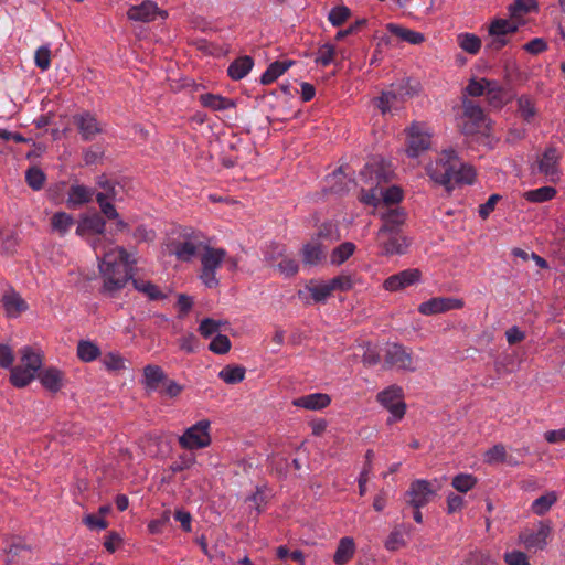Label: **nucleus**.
<instances>
[{
	"label": "nucleus",
	"instance_id": "1",
	"mask_svg": "<svg viewBox=\"0 0 565 565\" xmlns=\"http://www.w3.org/2000/svg\"><path fill=\"white\" fill-rule=\"evenodd\" d=\"M105 221L98 214L85 216L77 233H95L98 236L92 241V247L98 259L99 274L103 279V292L114 296L121 290L131 278L129 256L121 247L115 246L105 235Z\"/></svg>",
	"mask_w": 565,
	"mask_h": 565
},
{
	"label": "nucleus",
	"instance_id": "2",
	"mask_svg": "<svg viewBox=\"0 0 565 565\" xmlns=\"http://www.w3.org/2000/svg\"><path fill=\"white\" fill-rule=\"evenodd\" d=\"M427 173L448 191L457 184H471L476 175L473 169L461 162L452 149L443 151L435 162L428 164Z\"/></svg>",
	"mask_w": 565,
	"mask_h": 565
},
{
	"label": "nucleus",
	"instance_id": "3",
	"mask_svg": "<svg viewBox=\"0 0 565 565\" xmlns=\"http://www.w3.org/2000/svg\"><path fill=\"white\" fill-rule=\"evenodd\" d=\"M360 175L363 182L371 186L369 191H362L361 201L363 203L379 207L381 204H396L403 199L401 188L396 185L388 188L380 186L382 182L387 181L388 172L383 169L379 161L374 160L366 163Z\"/></svg>",
	"mask_w": 565,
	"mask_h": 565
},
{
	"label": "nucleus",
	"instance_id": "4",
	"mask_svg": "<svg viewBox=\"0 0 565 565\" xmlns=\"http://www.w3.org/2000/svg\"><path fill=\"white\" fill-rule=\"evenodd\" d=\"M201 274L200 279L207 288H214L218 285L216 270L224 264L228 270H236L238 262L235 257L227 255L223 248L211 247L205 244L201 255Z\"/></svg>",
	"mask_w": 565,
	"mask_h": 565
},
{
	"label": "nucleus",
	"instance_id": "5",
	"mask_svg": "<svg viewBox=\"0 0 565 565\" xmlns=\"http://www.w3.org/2000/svg\"><path fill=\"white\" fill-rule=\"evenodd\" d=\"M204 246L205 242L200 233L183 230L175 237L169 238L166 249L180 262H191L201 255Z\"/></svg>",
	"mask_w": 565,
	"mask_h": 565
},
{
	"label": "nucleus",
	"instance_id": "6",
	"mask_svg": "<svg viewBox=\"0 0 565 565\" xmlns=\"http://www.w3.org/2000/svg\"><path fill=\"white\" fill-rule=\"evenodd\" d=\"M21 365L11 370L10 380L17 387H24L34 380L36 373L42 366V352L32 347H24L20 351Z\"/></svg>",
	"mask_w": 565,
	"mask_h": 565
},
{
	"label": "nucleus",
	"instance_id": "7",
	"mask_svg": "<svg viewBox=\"0 0 565 565\" xmlns=\"http://www.w3.org/2000/svg\"><path fill=\"white\" fill-rule=\"evenodd\" d=\"M521 26V21L494 18L487 28L486 47L489 51H500L510 43L511 38Z\"/></svg>",
	"mask_w": 565,
	"mask_h": 565
},
{
	"label": "nucleus",
	"instance_id": "8",
	"mask_svg": "<svg viewBox=\"0 0 565 565\" xmlns=\"http://www.w3.org/2000/svg\"><path fill=\"white\" fill-rule=\"evenodd\" d=\"M416 92L417 83L405 79L382 92L381 96L374 102L380 111L385 115L393 109H397L405 97L413 96Z\"/></svg>",
	"mask_w": 565,
	"mask_h": 565
},
{
	"label": "nucleus",
	"instance_id": "9",
	"mask_svg": "<svg viewBox=\"0 0 565 565\" xmlns=\"http://www.w3.org/2000/svg\"><path fill=\"white\" fill-rule=\"evenodd\" d=\"M462 131L466 135L486 134L489 130V119L480 106L471 100H463V115L461 118Z\"/></svg>",
	"mask_w": 565,
	"mask_h": 565
},
{
	"label": "nucleus",
	"instance_id": "10",
	"mask_svg": "<svg viewBox=\"0 0 565 565\" xmlns=\"http://www.w3.org/2000/svg\"><path fill=\"white\" fill-rule=\"evenodd\" d=\"M211 422L202 419L186 428L179 437V444L184 449L194 450L205 448L211 444Z\"/></svg>",
	"mask_w": 565,
	"mask_h": 565
},
{
	"label": "nucleus",
	"instance_id": "11",
	"mask_svg": "<svg viewBox=\"0 0 565 565\" xmlns=\"http://www.w3.org/2000/svg\"><path fill=\"white\" fill-rule=\"evenodd\" d=\"M440 487L434 486L430 481L417 479L413 481L406 492L407 503L414 509H420L428 504L436 497Z\"/></svg>",
	"mask_w": 565,
	"mask_h": 565
},
{
	"label": "nucleus",
	"instance_id": "12",
	"mask_svg": "<svg viewBox=\"0 0 565 565\" xmlns=\"http://www.w3.org/2000/svg\"><path fill=\"white\" fill-rule=\"evenodd\" d=\"M559 159L561 154L555 148H547L537 157L532 170L543 174L546 181L556 182L561 175Z\"/></svg>",
	"mask_w": 565,
	"mask_h": 565
},
{
	"label": "nucleus",
	"instance_id": "13",
	"mask_svg": "<svg viewBox=\"0 0 565 565\" xmlns=\"http://www.w3.org/2000/svg\"><path fill=\"white\" fill-rule=\"evenodd\" d=\"M377 401L391 413L388 424L403 418L406 406L402 401V388L399 386L392 385L380 392Z\"/></svg>",
	"mask_w": 565,
	"mask_h": 565
},
{
	"label": "nucleus",
	"instance_id": "14",
	"mask_svg": "<svg viewBox=\"0 0 565 565\" xmlns=\"http://www.w3.org/2000/svg\"><path fill=\"white\" fill-rule=\"evenodd\" d=\"M431 134L423 122L413 124L407 131V154L418 157L430 146Z\"/></svg>",
	"mask_w": 565,
	"mask_h": 565
},
{
	"label": "nucleus",
	"instance_id": "15",
	"mask_svg": "<svg viewBox=\"0 0 565 565\" xmlns=\"http://www.w3.org/2000/svg\"><path fill=\"white\" fill-rule=\"evenodd\" d=\"M388 35L382 36L381 41L386 44L393 42H405L411 45H419L425 42L426 36L424 33L408 29L397 23H388L385 26Z\"/></svg>",
	"mask_w": 565,
	"mask_h": 565
},
{
	"label": "nucleus",
	"instance_id": "16",
	"mask_svg": "<svg viewBox=\"0 0 565 565\" xmlns=\"http://www.w3.org/2000/svg\"><path fill=\"white\" fill-rule=\"evenodd\" d=\"M551 534L548 523L540 522L532 529H526L520 534V541L527 551H539L545 547Z\"/></svg>",
	"mask_w": 565,
	"mask_h": 565
},
{
	"label": "nucleus",
	"instance_id": "17",
	"mask_svg": "<svg viewBox=\"0 0 565 565\" xmlns=\"http://www.w3.org/2000/svg\"><path fill=\"white\" fill-rule=\"evenodd\" d=\"M385 364L403 371H415V361L403 345L397 343L387 344L385 349Z\"/></svg>",
	"mask_w": 565,
	"mask_h": 565
},
{
	"label": "nucleus",
	"instance_id": "18",
	"mask_svg": "<svg viewBox=\"0 0 565 565\" xmlns=\"http://www.w3.org/2000/svg\"><path fill=\"white\" fill-rule=\"evenodd\" d=\"M127 15L132 21L151 22L158 17L164 19L167 12L160 10L156 2L146 0L138 6H131L127 11Z\"/></svg>",
	"mask_w": 565,
	"mask_h": 565
},
{
	"label": "nucleus",
	"instance_id": "19",
	"mask_svg": "<svg viewBox=\"0 0 565 565\" xmlns=\"http://www.w3.org/2000/svg\"><path fill=\"white\" fill-rule=\"evenodd\" d=\"M420 279L418 269H405L398 274L392 275L383 282V288L387 291H399L406 287L415 285Z\"/></svg>",
	"mask_w": 565,
	"mask_h": 565
},
{
	"label": "nucleus",
	"instance_id": "20",
	"mask_svg": "<svg viewBox=\"0 0 565 565\" xmlns=\"http://www.w3.org/2000/svg\"><path fill=\"white\" fill-rule=\"evenodd\" d=\"M462 307V301L456 298H431L419 305L418 311L425 316L446 312Z\"/></svg>",
	"mask_w": 565,
	"mask_h": 565
},
{
	"label": "nucleus",
	"instance_id": "21",
	"mask_svg": "<svg viewBox=\"0 0 565 565\" xmlns=\"http://www.w3.org/2000/svg\"><path fill=\"white\" fill-rule=\"evenodd\" d=\"M381 218L383 225L377 232V239H382L386 234H396L399 226L405 221V213L401 209H391L386 213H383Z\"/></svg>",
	"mask_w": 565,
	"mask_h": 565
},
{
	"label": "nucleus",
	"instance_id": "22",
	"mask_svg": "<svg viewBox=\"0 0 565 565\" xmlns=\"http://www.w3.org/2000/svg\"><path fill=\"white\" fill-rule=\"evenodd\" d=\"M330 403L331 397L324 393H312L300 396L292 401L294 406L308 411H321L328 407Z\"/></svg>",
	"mask_w": 565,
	"mask_h": 565
},
{
	"label": "nucleus",
	"instance_id": "23",
	"mask_svg": "<svg viewBox=\"0 0 565 565\" xmlns=\"http://www.w3.org/2000/svg\"><path fill=\"white\" fill-rule=\"evenodd\" d=\"M483 461L488 465L507 463L508 466L515 467L520 461L511 455H508L504 445L497 444L489 448L483 455Z\"/></svg>",
	"mask_w": 565,
	"mask_h": 565
},
{
	"label": "nucleus",
	"instance_id": "24",
	"mask_svg": "<svg viewBox=\"0 0 565 565\" xmlns=\"http://www.w3.org/2000/svg\"><path fill=\"white\" fill-rule=\"evenodd\" d=\"M2 305L6 315L10 318H17L28 309L25 300L14 290H8L2 296Z\"/></svg>",
	"mask_w": 565,
	"mask_h": 565
},
{
	"label": "nucleus",
	"instance_id": "25",
	"mask_svg": "<svg viewBox=\"0 0 565 565\" xmlns=\"http://www.w3.org/2000/svg\"><path fill=\"white\" fill-rule=\"evenodd\" d=\"M164 380L166 373L160 366L149 364L143 367L141 383L148 392L158 391Z\"/></svg>",
	"mask_w": 565,
	"mask_h": 565
},
{
	"label": "nucleus",
	"instance_id": "26",
	"mask_svg": "<svg viewBox=\"0 0 565 565\" xmlns=\"http://www.w3.org/2000/svg\"><path fill=\"white\" fill-rule=\"evenodd\" d=\"M75 122L79 134L82 135V138L85 140L93 139L97 134L102 131L100 125L96 118L88 113L76 116Z\"/></svg>",
	"mask_w": 565,
	"mask_h": 565
},
{
	"label": "nucleus",
	"instance_id": "27",
	"mask_svg": "<svg viewBox=\"0 0 565 565\" xmlns=\"http://www.w3.org/2000/svg\"><path fill=\"white\" fill-rule=\"evenodd\" d=\"M379 245L382 247L384 255L404 254L407 249L408 243L405 237L397 236L396 234H386L382 239H377Z\"/></svg>",
	"mask_w": 565,
	"mask_h": 565
},
{
	"label": "nucleus",
	"instance_id": "28",
	"mask_svg": "<svg viewBox=\"0 0 565 565\" xmlns=\"http://www.w3.org/2000/svg\"><path fill=\"white\" fill-rule=\"evenodd\" d=\"M39 380L44 388L55 393L63 387L64 374L56 367H47L39 374Z\"/></svg>",
	"mask_w": 565,
	"mask_h": 565
},
{
	"label": "nucleus",
	"instance_id": "29",
	"mask_svg": "<svg viewBox=\"0 0 565 565\" xmlns=\"http://www.w3.org/2000/svg\"><path fill=\"white\" fill-rule=\"evenodd\" d=\"M93 196L94 190L92 188L82 184H73L68 190L67 204L71 207L81 206L92 201Z\"/></svg>",
	"mask_w": 565,
	"mask_h": 565
},
{
	"label": "nucleus",
	"instance_id": "30",
	"mask_svg": "<svg viewBox=\"0 0 565 565\" xmlns=\"http://www.w3.org/2000/svg\"><path fill=\"white\" fill-rule=\"evenodd\" d=\"M537 8L535 0H513L508 7L509 18L514 21H521L524 24L523 18L535 11Z\"/></svg>",
	"mask_w": 565,
	"mask_h": 565
},
{
	"label": "nucleus",
	"instance_id": "31",
	"mask_svg": "<svg viewBox=\"0 0 565 565\" xmlns=\"http://www.w3.org/2000/svg\"><path fill=\"white\" fill-rule=\"evenodd\" d=\"M200 102L204 107L214 111L225 110L236 106L235 100L211 93L200 95Z\"/></svg>",
	"mask_w": 565,
	"mask_h": 565
},
{
	"label": "nucleus",
	"instance_id": "32",
	"mask_svg": "<svg viewBox=\"0 0 565 565\" xmlns=\"http://www.w3.org/2000/svg\"><path fill=\"white\" fill-rule=\"evenodd\" d=\"M327 247L322 246L318 241L313 239L306 244L302 249V259L306 265H317L326 256Z\"/></svg>",
	"mask_w": 565,
	"mask_h": 565
},
{
	"label": "nucleus",
	"instance_id": "33",
	"mask_svg": "<svg viewBox=\"0 0 565 565\" xmlns=\"http://www.w3.org/2000/svg\"><path fill=\"white\" fill-rule=\"evenodd\" d=\"M254 61L250 56H242L232 62L227 68L228 76L234 81L244 78L253 68Z\"/></svg>",
	"mask_w": 565,
	"mask_h": 565
},
{
	"label": "nucleus",
	"instance_id": "34",
	"mask_svg": "<svg viewBox=\"0 0 565 565\" xmlns=\"http://www.w3.org/2000/svg\"><path fill=\"white\" fill-rule=\"evenodd\" d=\"M355 553V543L352 537L344 536L339 541L333 561L337 565H344Z\"/></svg>",
	"mask_w": 565,
	"mask_h": 565
},
{
	"label": "nucleus",
	"instance_id": "35",
	"mask_svg": "<svg viewBox=\"0 0 565 565\" xmlns=\"http://www.w3.org/2000/svg\"><path fill=\"white\" fill-rule=\"evenodd\" d=\"M269 492L266 487H257L256 490L245 499L248 509L258 515L267 504Z\"/></svg>",
	"mask_w": 565,
	"mask_h": 565
},
{
	"label": "nucleus",
	"instance_id": "36",
	"mask_svg": "<svg viewBox=\"0 0 565 565\" xmlns=\"http://www.w3.org/2000/svg\"><path fill=\"white\" fill-rule=\"evenodd\" d=\"M292 64L294 62L290 60L273 62L262 75V84H271L279 76H281Z\"/></svg>",
	"mask_w": 565,
	"mask_h": 565
},
{
	"label": "nucleus",
	"instance_id": "37",
	"mask_svg": "<svg viewBox=\"0 0 565 565\" xmlns=\"http://www.w3.org/2000/svg\"><path fill=\"white\" fill-rule=\"evenodd\" d=\"M31 558V550L23 543H13L6 554L7 564L25 563Z\"/></svg>",
	"mask_w": 565,
	"mask_h": 565
},
{
	"label": "nucleus",
	"instance_id": "38",
	"mask_svg": "<svg viewBox=\"0 0 565 565\" xmlns=\"http://www.w3.org/2000/svg\"><path fill=\"white\" fill-rule=\"evenodd\" d=\"M557 500V492L548 491L532 502L531 510L536 515H544L546 512L551 510V508L556 503Z\"/></svg>",
	"mask_w": 565,
	"mask_h": 565
},
{
	"label": "nucleus",
	"instance_id": "39",
	"mask_svg": "<svg viewBox=\"0 0 565 565\" xmlns=\"http://www.w3.org/2000/svg\"><path fill=\"white\" fill-rule=\"evenodd\" d=\"M556 193L557 191L555 188L545 185L524 192L523 198L531 203H544L553 200L556 196Z\"/></svg>",
	"mask_w": 565,
	"mask_h": 565
},
{
	"label": "nucleus",
	"instance_id": "40",
	"mask_svg": "<svg viewBox=\"0 0 565 565\" xmlns=\"http://www.w3.org/2000/svg\"><path fill=\"white\" fill-rule=\"evenodd\" d=\"M226 326V321L205 318L199 326V332L203 338L212 339L217 333H221L223 330H225Z\"/></svg>",
	"mask_w": 565,
	"mask_h": 565
},
{
	"label": "nucleus",
	"instance_id": "41",
	"mask_svg": "<svg viewBox=\"0 0 565 565\" xmlns=\"http://www.w3.org/2000/svg\"><path fill=\"white\" fill-rule=\"evenodd\" d=\"M245 367L241 365H226L220 371L218 377L226 384L233 385L241 383L245 379Z\"/></svg>",
	"mask_w": 565,
	"mask_h": 565
},
{
	"label": "nucleus",
	"instance_id": "42",
	"mask_svg": "<svg viewBox=\"0 0 565 565\" xmlns=\"http://www.w3.org/2000/svg\"><path fill=\"white\" fill-rule=\"evenodd\" d=\"M307 289L316 302L324 301L333 291L331 288L330 280H328V281L311 280L307 285Z\"/></svg>",
	"mask_w": 565,
	"mask_h": 565
},
{
	"label": "nucleus",
	"instance_id": "43",
	"mask_svg": "<svg viewBox=\"0 0 565 565\" xmlns=\"http://www.w3.org/2000/svg\"><path fill=\"white\" fill-rule=\"evenodd\" d=\"M457 42L460 49L469 54H477L481 49V40L473 33H460L457 36Z\"/></svg>",
	"mask_w": 565,
	"mask_h": 565
},
{
	"label": "nucleus",
	"instance_id": "44",
	"mask_svg": "<svg viewBox=\"0 0 565 565\" xmlns=\"http://www.w3.org/2000/svg\"><path fill=\"white\" fill-rule=\"evenodd\" d=\"M100 350L90 340H81L77 344V356L83 362H92L98 358Z\"/></svg>",
	"mask_w": 565,
	"mask_h": 565
},
{
	"label": "nucleus",
	"instance_id": "45",
	"mask_svg": "<svg viewBox=\"0 0 565 565\" xmlns=\"http://www.w3.org/2000/svg\"><path fill=\"white\" fill-rule=\"evenodd\" d=\"M136 290L146 295L150 300H159L164 298V294L154 284L143 279H132Z\"/></svg>",
	"mask_w": 565,
	"mask_h": 565
},
{
	"label": "nucleus",
	"instance_id": "46",
	"mask_svg": "<svg viewBox=\"0 0 565 565\" xmlns=\"http://www.w3.org/2000/svg\"><path fill=\"white\" fill-rule=\"evenodd\" d=\"M73 224V217L65 212L55 213L51 220L52 230L62 236L70 231Z\"/></svg>",
	"mask_w": 565,
	"mask_h": 565
},
{
	"label": "nucleus",
	"instance_id": "47",
	"mask_svg": "<svg viewBox=\"0 0 565 565\" xmlns=\"http://www.w3.org/2000/svg\"><path fill=\"white\" fill-rule=\"evenodd\" d=\"M115 195V189L111 188L107 193H98L96 198L103 214L109 220L118 218L116 209L107 201L108 199H114Z\"/></svg>",
	"mask_w": 565,
	"mask_h": 565
},
{
	"label": "nucleus",
	"instance_id": "48",
	"mask_svg": "<svg viewBox=\"0 0 565 565\" xmlns=\"http://www.w3.org/2000/svg\"><path fill=\"white\" fill-rule=\"evenodd\" d=\"M335 56V46L331 43H324L316 52L315 62L321 66H328L333 63Z\"/></svg>",
	"mask_w": 565,
	"mask_h": 565
},
{
	"label": "nucleus",
	"instance_id": "49",
	"mask_svg": "<svg viewBox=\"0 0 565 565\" xmlns=\"http://www.w3.org/2000/svg\"><path fill=\"white\" fill-rule=\"evenodd\" d=\"M355 250V245L350 242H345L333 249L331 254V263L333 265H341L344 263Z\"/></svg>",
	"mask_w": 565,
	"mask_h": 565
},
{
	"label": "nucleus",
	"instance_id": "50",
	"mask_svg": "<svg viewBox=\"0 0 565 565\" xmlns=\"http://www.w3.org/2000/svg\"><path fill=\"white\" fill-rule=\"evenodd\" d=\"M477 484V479L470 473H459L452 478L451 486L458 491L466 493Z\"/></svg>",
	"mask_w": 565,
	"mask_h": 565
},
{
	"label": "nucleus",
	"instance_id": "51",
	"mask_svg": "<svg viewBox=\"0 0 565 565\" xmlns=\"http://www.w3.org/2000/svg\"><path fill=\"white\" fill-rule=\"evenodd\" d=\"M518 110L521 117L526 121L532 120L536 115V107L533 99L525 95L519 97Z\"/></svg>",
	"mask_w": 565,
	"mask_h": 565
},
{
	"label": "nucleus",
	"instance_id": "52",
	"mask_svg": "<svg viewBox=\"0 0 565 565\" xmlns=\"http://www.w3.org/2000/svg\"><path fill=\"white\" fill-rule=\"evenodd\" d=\"M486 96L489 104L494 108H500L505 103V93L497 82H492Z\"/></svg>",
	"mask_w": 565,
	"mask_h": 565
},
{
	"label": "nucleus",
	"instance_id": "53",
	"mask_svg": "<svg viewBox=\"0 0 565 565\" xmlns=\"http://www.w3.org/2000/svg\"><path fill=\"white\" fill-rule=\"evenodd\" d=\"M492 82L493 81H488L486 78H472L466 87V92L468 95L473 97L486 95L490 85H492Z\"/></svg>",
	"mask_w": 565,
	"mask_h": 565
},
{
	"label": "nucleus",
	"instance_id": "54",
	"mask_svg": "<svg viewBox=\"0 0 565 565\" xmlns=\"http://www.w3.org/2000/svg\"><path fill=\"white\" fill-rule=\"evenodd\" d=\"M209 349L215 354H225L231 349V341L227 335L217 333L211 339Z\"/></svg>",
	"mask_w": 565,
	"mask_h": 565
},
{
	"label": "nucleus",
	"instance_id": "55",
	"mask_svg": "<svg viewBox=\"0 0 565 565\" xmlns=\"http://www.w3.org/2000/svg\"><path fill=\"white\" fill-rule=\"evenodd\" d=\"M345 174L344 169L340 168L337 172L331 175L330 182H332L331 189L335 193H343L349 191L354 181L352 179H348L344 183L340 182L342 177Z\"/></svg>",
	"mask_w": 565,
	"mask_h": 565
},
{
	"label": "nucleus",
	"instance_id": "56",
	"mask_svg": "<svg viewBox=\"0 0 565 565\" xmlns=\"http://www.w3.org/2000/svg\"><path fill=\"white\" fill-rule=\"evenodd\" d=\"M25 179L33 190H40L44 184L45 175L41 169L33 167L26 171Z\"/></svg>",
	"mask_w": 565,
	"mask_h": 565
},
{
	"label": "nucleus",
	"instance_id": "57",
	"mask_svg": "<svg viewBox=\"0 0 565 565\" xmlns=\"http://www.w3.org/2000/svg\"><path fill=\"white\" fill-rule=\"evenodd\" d=\"M34 62L42 71L49 70L51 65V50L49 45H42L35 51Z\"/></svg>",
	"mask_w": 565,
	"mask_h": 565
},
{
	"label": "nucleus",
	"instance_id": "58",
	"mask_svg": "<svg viewBox=\"0 0 565 565\" xmlns=\"http://www.w3.org/2000/svg\"><path fill=\"white\" fill-rule=\"evenodd\" d=\"M103 364L109 371H119L125 369V360L118 353H108L103 359Z\"/></svg>",
	"mask_w": 565,
	"mask_h": 565
},
{
	"label": "nucleus",
	"instance_id": "59",
	"mask_svg": "<svg viewBox=\"0 0 565 565\" xmlns=\"http://www.w3.org/2000/svg\"><path fill=\"white\" fill-rule=\"evenodd\" d=\"M350 11L347 7H335L329 12L328 19L334 26L341 25L349 17Z\"/></svg>",
	"mask_w": 565,
	"mask_h": 565
},
{
	"label": "nucleus",
	"instance_id": "60",
	"mask_svg": "<svg viewBox=\"0 0 565 565\" xmlns=\"http://www.w3.org/2000/svg\"><path fill=\"white\" fill-rule=\"evenodd\" d=\"M14 361V353L10 345L0 343V366L3 369H11Z\"/></svg>",
	"mask_w": 565,
	"mask_h": 565
},
{
	"label": "nucleus",
	"instance_id": "61",
	"mask_svg": "<svg viewBox=\"0 0 565 565\" xmlns=\"http://www.w3.org/2000/svg\"><path fill=\"white\" fill-rule=\"evenodd\" d=\"M318 237L328 239L330 242L338 241L340 238V234L337 225L333 223L323 224L318 232Z\"/></svg>",
	"mask_w": 565,
	"mask_h": 565
},
{
	"label": "nucleus",
	"instance_id": "62",
	"mask_svg": "<svg viewBox=\"0 0 565 565\" xmlns=\"http://www.w3.org/2000/svg\"><path fill=\"white\" fill-rule=\"evenodd\" d=\"M523 49L527 53L536 55L547 50V43L542 38H534L533 40L524 44Z\"/></svg>",
	"mask_w": 565,
	"mask_h": 565
},
{
	"label": "nucleus",
	"instance_id": "63",
	"mask_svg": "<svg viewBox=\"0 0 565 565\" xmlns=\"http://www.w3.org/2000/svg\"><path fill=\"white\" fill-rule=\"evenodd\" d=\"M83 522L90 529V530H104L107 527L106 520L98 514H87L84 516Z\"/></svg>",
	"mask_w": 565,
	"mask_h": 565
},
{
	"label": "nucleus",
	"instance_id": "64",
	"mask_svg": "<svg viewBox=\"0 0 565 565\" xmlns=\"http://www.w3.org/2000/svg\"><path fill=\"white\" fill-rule=\"evenodd\" d=\"M504 559L509 565H530L526 555L519 551L505 553Z\"/></svg>",
	"mask_w": 565,
	"mask_h": 565
}]
</instances>
